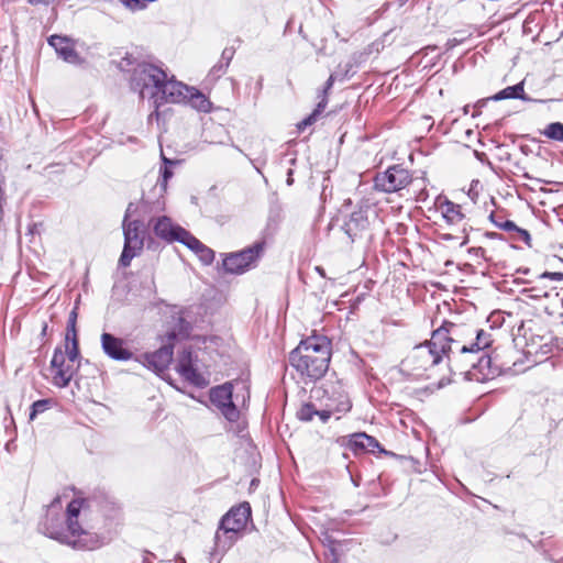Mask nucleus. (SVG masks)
<instances>
[{"label":"nucleus","instance_id":"obj_1","mask_svg":"<svg viewBox=\"0 0 563 563\" xmlns=\"http://www.w3.org/2000/svg\"><path fill=\"white\" fill-rule=\"evenodd\" d=\"M84 500L74 499L67 506L66 519L62 514L56 512L59 507V497L55 498L48 506L42 530L51 539L62 543L80 548H93L90 545L91 533L78 521L81 514Z\"/></svg>","mask_w":563,"mask_h":563},{"label":"nucleus","instance_id":"obj_2","mask_svg":"<svg viewBox=\"0 0 563 563\" xmlns=\"http://www.w3.org/2000/svg\"><path fill=\"white\" fill-rule=\"evenodd\" d=\"M331 356V341L327 336L313 334L301 340L290 352L289 363L300 376L318 380L328 372Z\"/></svg>","mask_w":563,"mask_h":563},{"label":"nucleus","instance_id":"obj_3","mask_svg":"<svg viewBox=\"0 0 563 563\" xmlns=\"http://www.w3.org/2000/svg\"><path fill=\"white\" fill-rule=\"evenodd\" d=\"M150 211V205L145 200L137 205L130 203L126 208L122 223L124 246L119 260V264L123 267H128L131 261L143 250L145 240L144 222Z\"/></svg>","mask_w":563,"mask_h":563},{"label":"nucleus","instance_id":"obj_4","mask_svg":"<svg viewBox=\"0 0 563 563\" xmlns=\"http://www.w3.org/2000/svg\"><path fill=\"white\" fill-rule=\"evenodd\" d=\"M432 334L433 344H439L449 363H453L457 369L463 372L465 366H460V363L463 361L462 357H466L464 354L470 352L468 349L472 350L468 344L474 335L473 329L466 324L444 321Z\"/></svg>","mask_w":563,"mask_h":563},{"label":"nucleus","instance_id":"obj_5","mask_svg":"<svg viewBox=\"0 0 563 563\" xmlns=\"http://www.w3.org/2000/svg\"><path fill=\"white\" fill-rule=\"evenodd\" d=\"M251 517L249 503L233 507L221 519L218 531L214 536V548L218 552L228 551L238 540L239 533L244 530Z\"/></svg>","mask_w":563,"mask_h":563},{"label":"nucleus","instance_id":"obj_6","mask_svg":"<svg viewBox=\"0 0 563 563\" xmlns=\"http://www.w3.org/2000/svg\"><path fill=\"white\" fill-rule=\"evenodd\" d=\"M166 73L158 66L140 62L132 69L131 88L139 92L142 99L148 98L157 102V96L166 80Z\"/></svg>","mask_w":563,"mask_h":563},{"label":"nucleus","instance_id":"obj_7","mask_svg":"<svg viewBox=\"0 0 563 563\" xmlns=\"http://www.w3.org/2000/svg\"><path fill=\"white\" fill-rule=\"evenodd\" d=\"M444 355L439 344H433V334L431 339L422 344L416 345L407 358L404 361V365L410 371L419 375L434 365L439 364Z\"/></svg>","mask_w":563,"mask_h":563},{"label":"nucleus","instance_id":"obj_8","mask_svg":"<svg viewBox=\"0 0 563 563\" xmlns=\"http://www.w3.org/2000/svg\"><path fill=\"white\" fill-rule=\"evenodd\" d=\"M265 250V242L258 241L242 251L228 254L223 268L229 274L240 275L254 267Z\"/></svg>","mask_w":563,"mask_h":563},{"label":"nucleus","instance_id":"obj_9","mask_svg":"<svg viewBox=\"0 0 563 563\" xmlns=\"http://www.w3.org/2000/svg\"><path fill=\"white\" fill-rule=\"evenodd\" d=\"M412 181L408 169L400 165L388 167L374 177V188L378 191L391 194L406 188Z\"/></svg>","mask_w":563,"mask_h":563},{"label":"nucleus","instance_id":"obj_10","mask_svg":"<svg viewBox=\"0 0 563 563\" xmlns=\"http://www.w3.org/2000/svg\"><path fill=\"white\" fill-rule=\"evenodd\" d=\"M210 400L229 421L233 422L239 419L240 412L232 401V385L230 383L213 387L210 391Z\"/></svg>","mask_w":563,"mask_h":563},{"label":"nucleus","instance_id":"obj_11","mask_svg":"<svg viewBox=\"0 0 563 563\" xmlns=\"http://www.w3.org/2000/svg\"><path fill=\"white\" fill-rule=\"evenodd\" d=\"M51 369L53 373L52 383L59 388L68 386L76 372L73 363L66 361V356L59 347L54 351Z\"/></svg>","mask_w":563,"mask_h":563},{"label":"nucleus","instance_id":"obj_12","mask_svg":"<svg viewBox=\"0 0 563 563\" xmlns=\"http://www.w3.org/2000/svg\"><path fill=\"white\" fill-rule=\"evenodd\" d=\"M148 224L152 225L154 234L168 242H180L184 240L183 232H188L186 229L175 224L173 220L166 216L151 217Z\"/></svg>","mask_w":563,"mask_h":563},{"label":"nucleus","instance_id":"obj_13","mask_svg":"<svg viewBox=\"0 0 563 563\" xmlns=\"http://www.w3.org/2000/svg\"><path fill=\"white\" fill-rule=\"evenodd\" d=\"M195 361L191 350L185 349L178 357L177 371L191 385L205 387L208 382L195 367Z\"/></svg>","mask_w":563,"mask_h":563},{"label":"nucleus","instance_id":"obj_14","mask_svg":"<svg viewBox=\"0 0 563 563\" xmlns=\"http://www.w3.org/2000/svg\"><path fill=\"white\" fill-rule=\"evenodd\" d=\"M190 91L191 87L166 78L164 86L161 88L159 95L157 96V102H154L153 104L158 108L164 102L177 103L186 101Z\"/></svg>","mask_w":563,"mask_h":563},{"label":"nucleus","instance_id":"obj_15","mask_svg":"<svg viewBox=\"0 0 563 563\" xmlns=\"http://www.w3.org/2000/svg\"><path fill=\"white\" fill-rule=\"evenodd\" d=\"M371 212L375 213L369 207H361L358 210L352 212L349 220L344 222L343 230L352 242L368 230Z\"/></svg>","mask_w":563,"mask_h":563},{"label":"nucleus","instance_id":"obj_16","mask_svg":"<svg viewBox=\"0 0 563 563\" xmlns=\"http://www.w3.org/2000/svg\"><path fill=\"white\" fill-rule=\"evenodd\" d=\"M173 360V346L164 345L153 353L142 356V363L155 373L164 372Z\"/></svg>","mask_w":563,"mask_h":563},{"label":"nucleus","instance_id":"obj_17","mask_svg":"<svg viewBox=\"0 0 563 563\" xmlns=\"http://www.w3.org/2000/svg\"><path fill=\"white\" fill-rule=\"evenodd\" d=\"M101 346L106 355L115 361H128L133 356L132 352L124 347L123 340L110 333H102Z\"/></svg>","mask_w":563,"mask_h":563},{"label":"nucleus","instance_id":"obj_18","mask_svg":"<svg viewBox=\"0 0 563 563\" xmlns=\"http://www.w3.org/2000/svg\"><path fill=\"white\" fill-rule=\"evenodd\" d=\"M48 43L54 47L57 55L65 62L74 65H79L82 63V59L76 52L75 44L70 38L59 35H52L48 38Z\"/></svg>","mask_w":563,"mask_h":563},{"label":"nucleus","instance_id":"obj_19","mask_svg":"<svg viewBox=\"0 0 563 563\" xmlns=\"http://www.w3.org/2000/svg\"><path fill=\"white\" fill-rule=\"evenodd\" d=\"M335 79H336V76L334 74H331L330 77L328 78V80L325 81L324 88L320 91V93L318 96V98H320V100H319L316 109L313 110V112L297 124V129L299 132L305 131L306 128L313 124L317 121V118L323 112V110L325 109V107L328 104L329 91L331 90Z\"/></svg>","mask_w":563,"mask_h":563},{"label":"nucleus","instance_id":"obj_20","mask_svg":"<svg viewBox=\"0 0 563 563\" xmlns=\"http://www.w3.org/2000/svg\"><path fill=\"white\" fill-rule=\"evenodd\" d=\"M183 236L185 238L181 243L191 250L199 257L202 264L209 265L213 262L214 252L210 247L201 243L189 231L183 232Z\"/></svg>","mask_w":563,"mask_h":563},{"label":"nucleus","instance_id":"obj_21","mask_svg":"<svg viewBox=\"0 0 563 563\" xmlns=\"http://www.w3.org/2000/svg\"><path fill=\"white\" fill-rule=\"evenodd\" d=\"M437 206L448 224L455 225L463 221L464 214L460 205H456L448 199L439 198Z\"/></svg>","mask_w":563,"mask_h":563},{"label":"nucleus","instance_id":"obj_22","mask_svg":"<svg viewBox=\"0 0 563 563\" xmlns=\"http://www.w3.org/2000/svg\"><path fill=\"white\" fill-rule=\"evenodd\" d=\"M336 400L338 404L335 406L325 405L324 409H317L316 416H318L322 422H327L334 413H345L351 409V402L345 390L338 393Z\"/></svg>","mask_w":563,"mask_h":563},{"label":"nucleus","instance_id":"obj_23","mask_svg":"<svg viewBox=\"0 0 563 563\" xmlns=\"http://www.w3.org/2000/svg\"><path fill=\"white\" fill-rule=\"evenodd\" d=\"M347 446L354 452H374L376 449H380L379 442L374 437H371L364 432L350 435Z\"/></svg>","mask_w":563,"mask_h":563},{"label":"nucleus","instance_id":"obj_24","mask_svg":"<svg viewBox=\"0 0 563 563\" xmlns=\"http://www.w3.org/2000/svg\"><path fill=\"white\" fill-rule=\"evenodd\" d=\"M462 363H460V366L464 365L463 372L461 369H457V367L453 363H449L451 371L454 373H459L460 375L463 374H471V369L478 368L479 372H482L485 367H489L490 365V358L486 354H478L475 355L474 358L472 357H462Z\"/></svg>","mask_w":563,"mask_h":563},{"label":"nucleus","instance_id":"obj_25","mask_svg":"<svg viewBox=\"0 0 563 563\" xmlns=\"http://www.w3.org/2000/svg\"><path fill=\"white\" fill-rule=\"evenodd\" d=\"M474 334H476L475 341H470L468 346L472 347V350L468 349L470 352L467 354H464L466 357L474 358L475 355L481 354L483 350L488 347L492 343L490 334L486 333L484 330H475L473 329Z\"/></svg>","mask_w":563,"mask_h":563},{"label":"nucleus","instance_id":"obj_26","mask_svg":"<svg viewBox=\"0 0 563 563\" xmlns=\"http://www.w3.org/2000/svg\"><path fill=\"white\" fill-rule=\"evenodd\" d=\"M492 100L498 101L504 99H521V100H530L523 90V81L518 82L517 85L506 87L500 90L498 93L490 98Z\"/></svg>","mask_w":563,"mask_h":563},{"label":"nucleus","instance_id":"obj_27","mask_svg":"<svg viewBox=\"0 0 563 563\" xmlns=\"http://www.w3.org/2000/svg\"><path fill=\"white\" fill-rule=\"evenodd\" d=\"M192 108L200 112H209L211 110V102L208 98L196 88L191 87L190 93H188L187 100Z\"/></svg>","mask_w":563,"mask_h":563},{"label":"nucleus","instance_id":"obj_28","mask_svg":"<svg viewBox=\"0 0 563 563\" xmlns=\"http://www.w3.org/2000/svg\"><path fill=\"white\" fill-rule=\"evenodd\" d=\"M541 133L550 140L563 142V123L552 122L548 124Z\"/></svg>","mask_w":563,"mask_h":563},{"label":"nucleus","instance_id":"obj_29","mask_svg":"<svg viewBox=\"0 0 563 563\" xmlns=\"http://www.w3.org/2000/svg\"><path fill=\"white\" fill-rule=\"evenodd\" d=\"M317 408L313 404L307 402L303 404L300 409L297 411V417L301 421H311L316 416Z\"/></svg>","mask_w":563,"mask_h":563},{"label":"nucleus","instance_id":"obj_30","mask_svg":"<svg viewBox=\"0 0 563 563\" xmlns=\"http://www.w3.org/2000/svg\"><path fill=\"white\" fill-rule=\"evenodd\" d=\"M68 362L74 363L79 357V347H78V339L66 341L65 352H64Z\"/></svg>","mask_w":563,"mask_h":563},{"label":"nucleus","instance_id":"obj_31","mask_svg":"<svg viewBox=\"0 0 563 563\" xmlns=\"http://www.w3.org/2000/svg\"><path fill=\"white\" fill-rule=\"evenodd\" d=\"M76 320H77V311H76V309H73L68 317L67 332H66V338H65L67 342H69L70 340L77 339Z\"/></svg>","mask_w":563,"mask_h":563},{"label":"nucleus","instance_id":"obj_32","mask_svg":"<svg viewBox=\"0 0 563 563\" xmlns=\"http://www.w3.org/2000/svg\"><path fill=\"white\" fill-rule=\"evenodd\" d=\"M49 399L36 400L31 406L30 420H34L38 413L46 411L49 408Z\"/></svg>","mask_w":563,"mask_h":563},{"label":"nucleus","instance_id":"obj_33","mask_svg":"<svg viewBox=\"0 0 563 563\" xmlns=\"http://www.w3.org/2000/svg\"><path fill=\"white\" fill-rule=\"evenodd\" d=\"M340 390H344L343 387L338 384L327 385L324 388V394L328 395V402L325 405H332L335 406L338 404V393Z\"/></svg>","mask_w":563,"mask_h":563},{"label":"nucleus","instance_id":"obj_34","mask_svg":"<svg viewBox=\"0 0 563 563\" xmlns=\"http://www.w3.org/2000/svg\"><path fill=\"white\" fill-rule=\"evenodd\" d=\"M163 161L165 163V166L162 169V179L159 181V185H161L163 190H166L167 181L173 176V172L169 169L167 164L174 165L175 163L169 161V159H167L166 157H163Z\"/></svg>","mask_w":563,"mask_h":563},{"label":"nucleus","instance_id":"obj_35","mask_svg":"<svg viewBox=\"0 0 563 563\" xmlns=\"http://www.w3.org/2000/svg\"><path fill=\"white\" fill-rule=\"evenodd\" d=\"M511 239L514 241H522L525 242L528 246H531V236H530V233L525 230V229H521V228H517L516 232L511 234Z\"/></svg>","mask_w":563,"mask_h":563},{"label":"nucleus","instance_id":"obj_36","mask_svg":"<svg viewBox=\"0 0 563 563\" xmlns=\"http://www.w3.org/2000/svg\"><path fill=\"white\" fill-rule=\"evenodd\" d=\"M228 66L220 60L218 64H216L212 69L210 70V76L213 77H220L227 71Z\"/></svg>","mask_w":563,"mask_h":563},{"label":"nucleus","instance_id":"obj_37","mask_svg":"<svg viewBox=\"0 0 563 563\" xmlns=\"http://www.w3.org/2000/svg\"><path fill=\"white\" fill-rule=\"evenodd\" d=\"M497 228L506 231V232H509L510 234L515 233L516 230H517V225L515 222L510 221V220H505L503 223H497Z\"/></svg>","mask_w":563,"mask_h":563},{"label":"nucleus","instance_id":"obj_38","mask_svg":"<svg viewBox=\"0 0 563 563\" xmlns=\"http://www.w3.org/2000/svg\"><path fill=\"white\" fill-rule=\"evenodd\" d=\"M233 55H234V49L231 47H225L221 54L220 60H222V63H224L229 67L230 62L233 58Z\"/></svg>","mask_w":563,"mask_h":563},{"label":"nucleus","instance_id":"obj_39","mask_svg":"<svg viewBox=\"0 0 563 563\" xmlns=\"http://www.w3.org/2000/svg\"><path fill=\"white\" fill-rule=\"evenodd\" d=\"M134 58L132 55H126L119 64L121 70L130 71L129 67L134 64Z\"/></svg>","mask_w":563,"mask_h":563},{"label":"nucleus","instance_id":"obj_40","mask_svg":"<svg viewBox=\"0 0 563 563\" xmlns=\"http://www.w3.org/2000/svg\"><path fill=\"white\" fill-rule=\"evenodd\" d=\"M542 277L543 278H550L552 280H556V282H561L563 280V273H559V272H545L542 274Z\"/></svg>","mask_w":563,"mask_h":563},{"label":"nucleus","instance_id":"obj_41","mask_svg":"<svg viewBox=\"0 0 563 563\" xmlns=\"http://www.w3.org/2000/svg\"><path fill=\"white\" fill-rule=\"evenodd\" d=\"M31 4H44L48 5L53 3L55 0H27Z\"/></svg>","mask_w":563,"mask_h":563},{"label":"nucleus","instance_id":"obj_42","mask_svg":"<svg viewBox=\"0 0 563 563\" xmlns=\"http://www.w3.org/2000/svg\"><path fill=\"white\" fill-rule=\"evenodd\" d=\"M457 44H459V41L456 38H451V40H448V42L445 43V47L449 51V49L455 47Z\"/></svg>","mask_w":563,"mask_h":563},{"label":"nucleus","instance_id":"obj_43","mask_svg":"<svg viewBox=\"0 0 563 563\" xmlns=\"http://www.w3.org/2000/svg\"><path fill=\"white\" fill-rule=\"evenodd\" d=\"M489 219L492 220V222L497 227V223H503L505 220H503L499 216L495 214V213H492L489 216Z\"/></svg>","mask_w":563,"mask_h":563},{"label":"nucleus","instance_id":"obj_44","mask_svg":"<svg viewBox=\"0 0 563 563\" xmlns=\"http://www.w3.org/2000/svg\"><path fill=\"white\" fill-rule=\"evenodd\" d=\"M47 328H48L47 323H46V322H44V323H43V327H42V332H41V334H42L43 336H45V335H46V333H47Z\"/></svg>","mask_w":563,"mask_h":563},{"label":"nucleus","instance_id":"obj_45","mask_svg":"<svg viewBox=\"0 0 563 563\" xmlns=\"http://www.w3.org/2000/svg\"><path fill=\"white\" fill-rule=\"evenodd\" d=\"M316 271H317V272H318L322 277H324V276H325L324 269H323L322 267L317 266V267H316Z\"/></svg>","mask_w":563,"mask_h":563},{"label":"nucleus","instance_id":"obj_46","mask_svg":"<svg viewBox=\"0 0 563 563\" xmlns=\"http://www.w3.org/2000/svg\"><path fill=\"white\" fill-rule=\"evenodd\" d=\"M467 243H468V235H467V234H465V236H464L463 241L461 242V246H464V245H466Z\"/></svg>","mask_w":563,"mask_h":563},{"label":"nucleus","instance_id":"obj_47","mask_svg":"<svg viewBox=\"0 0 563 563\" xmlns=\"http://www.w3.org/2000/svg\"><path fill=\"white\" fill-rule=\"evenodd\" d=\"M487 235H488V236H490V238H497V236H499V234H498V233H496V232L487 233Z\"/></svg>","mask_w":563,"mask_h":563},{"label":"nucleus","instance_id":"obj_48","mask_svg":"<svg viewBox=\"0 0 563 563\" xmlns=\"http://www.w3.org/2000/svg\"><path fill=\"white\" fill-rule=\"evenodd\" d=\"M485 102H486V100H482V101L478 102V104L483 106V104H485Z\"/></svg>","mask_w":563,"mask_h":563},{"label":"nucleus","instance_id":"obj_49","mask_svg":"<svg viewBox=\"0 0 563 563\" xmlns=\"http://www.w3.org/2000/svg\"><path fill=\"white\" fill-rule=\"evenodd\" d=\"M451 238H452V236H451V235H449V234H448V235H444V239H445V240H450Z\"/></svg>","mask_w":563,"mask_h":563}]
</instances>
